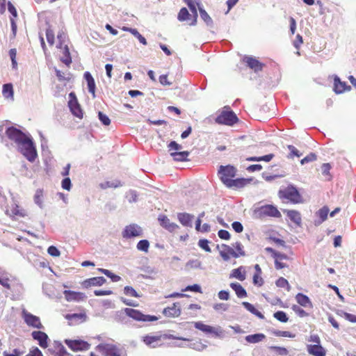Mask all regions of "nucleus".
Here are the masks:
<instances>
[{"instance_id": "nucleus-35", "label": "nucleus", "mask_w": 356, "mask_h": 356, "mask_svg": "<svg viewBox=\"0 0 356 356\" xmlns=\"http://www.w3.org/2000/svg\"><path fill=\"white\" fill-rule=\"evenodd\" d=\"M231 276L241 281H243L245 279L244 268L243 267H239L233 270Z\"/></svg>"}, {"instance_id": "nucleus-4", "label": "nucleus", "mask_w": 356, "mask_h": 356, "mask_svg": "<svg viewBox=\"0 0 356 356\" xmlns=\"http://www.w3.org/2000/svg\"><path fill=\"white\" fill-rule=\"evenodd\" d=\"M241 124V121L236 114L230 108L229 106H224V125L238 127Z\"/></svg>"}, {"instance_id": "nucleus-6", "label": "nucleus", "mask_w": 356, "mask_h": 356, "mask_svg": "<svg viewBox=\"0 0 356 356\" xmlns=\"http://www.w3.org/2000/svg\"><path fill=\"white\" fill-rule=\"evenodd\" d=\"M281 197L291 201L293 203L301 202V196L298 190L293 186H288L280 191Z\"/></svg>"}, {"instance_id": "nucleus-37", "label": "nucleus", "mask_w": 356, "mask_h": 356, "mask_svg": "<svg viewBox=\"0 0 356 356\" xmlns=\"http://www.w3.org/2000/svg\"><path fill=\"white\" fill-rule=\"evenodd\" d=\"M191 15L188 13V10L186 8H182L180 9L178 15L177 19L180 22H184L190 19Z\"/></svg>"}, {"instance_id": "nucleus-62", "label": "nucleus", "mask_w": 356, "mask_h": 356, "mask_svg": "<svg viewBox=\"0 0 356 356\" xmlns=\"http://www.w3.org/2000/svg\"><path fill=\"white\" fill-rule=\"evenodd\" d=\"M303 40L302 38L300 35L298 34L296 37V39L293 40V44L296 49H299L300 45L302 44Z\"/></svg>"}, {"instance_id": "nucleus-18", "label": "nucleus", "mask_w": 356, "mask_h": 356, "mask_svg": "<svg viewBox=\"0 0 356 356\" xmlns=\"http://www.w3.org/2000/svg\"><path fill=\"white\" fill-rule=\"evenodd\" d=\"M307 350L312 356H325L326 355V350L321 344H308Z\"/></svg>"}, {"instance_id": "nucleus-51", "label": "nucleus", "mask_w": 356, "mask_h": 356, "mask_svg": "<svg viewBox=\"0 0 356 356\" xmlns=\"http://www.w3.org/2000/svg\"><path fill=\"white\" fill-rule=\"evenodd\" d=\"M183 292L184 291H193L196 293H202V289L200 285L195 284L193 285H189L186 286L185 289L181 290Z\"/></svg>"}, {"instance_id": "nucleus-23", "label": "nucleus", "mask_w": 356, "mask_h": 356, "mask_svg": "<svg viewBox=\"0 0 356 356\" xmlns=\"http://www.w3.org/2000/svg\"><path fill=\"white\" fill-rule=\"evenodd\" d=\"M193 216L187 213H179L177 214V219L179 222L185 227H192V221Z\"/></svg>"}, {"instance_id": "nucleus-63", "label": "nucleus", "mask_w": 356, "mask_h": 356, "mask_svg": "<svg viewBox=\"0 0 356 356\" xmlns=\"http://www.w3.org/2000/svg\"><path fill=\"white\" fill-rule=\"evenodd\" d=\"M232 227L236 233H241L243 230V227L239 222H234L232 224Z\"/></svg>"}, {"instance_id": "nucleus-39", "label": "nucleus", "mask_w": 356, "mask_h": 356, "mask_svg": "<svg viewBox=\"0 0 356 356\" xmlns=\"http://www.w3.org/2000/svg\"><path fill=\"white\" fill-rule=\"evenodd\" d=\"M136 247L138 250L143 251L145 252H147L149 248V243L146 239L140 240L137 243Z\"/></svg>"}, {"instance_id": "nucleus-33", "label": "nucleus", "mask_w": 356, "mask_h": 356, "mask_svg": "<svg viewBox=\"0 0 356 356\" xmlns=\"http://www.w3.org/2000/svg\"><path fill=\"white\" fill-rule=\"evenodd\" d=\"M3 95L5 98H13V88L11 83H6L3 86Z\"/></svg>"}, {"instance_id": "nucleus-9", "label": "nucleus", "mask_w": 356, "mask_h": 356, "mask_svg": "<svg viewBox=\"0 0 356 356\" xmlns=\"http://www.w3.org/2000/svg\"><path fill=\"white\" fill-rule=\"evenodd\" d=\"M250 181V179L240 178L233 179L229 178H224V185L233 190L241 189L249 184Z\"/></svg>"}, {"instance_id": "nucleus-11", "label": "nucleus", "mask_w": 356, "mask_h": 356, "mask_svg": "<svg viewBox=\"0 0 356 356\" xmlns=\"http://www.w3.org/2000/svg\"><path fill=\"white\" fill-rule=\"evenodd\" d=\"M69 97L70 100L68 102V106L71 112L74 116L79 118V119H82L83 113L75 94L74 92H70Z\"/></svg>"}, {"instance_id": "nucleus-56", "label": "nucleus", "mask_w": 356, "mask_h": 356, "mask_svg": "<svg viewBox=\"0 0 356 356\" xmlns=\"http://www.w3.org/2000/svg\"><path fill=\"white\" fill-rule=\"evenodd\" d=\"M270 348L275 350L277 354L280 355H286L289 353L287 349L283 347L270 346Z\"/></svg>"}, {"instance_id": "nucleus-28", "label": "nucleus", "mask_w": 356, "mask_h": 356, "mask_svg": "<svg viewBox=\"0 0 356 356\" xmlns=\"http://www.w3.org/2000/svg\"><path fill=\"white\" fill-rule=\"evenodd\" d=\"M170 155L176 161H186L188 160L187 158L189 155V152L188 151L172 152Z\"/></svg>"}, {"instance_id": "nucleus-54", "label": "nucleus", "mask_w": 356, "mask_h": 356, "mask_svg": "<svg viewBox=\"0 0 356 356\" xmlns=\"http://www.w3.org/2000/svg\"><path fill=\"white\" fill-rule=\"evenodd\" d=\"M200 15L201 18L207 23L210 24L211 23L212 20L211 18L209 17L208 13L202 8H199Z\"/></svg>"}, {"instance_id": "nucleus-16", "label": "nucleus", "mask_w": 356, "mask_h": 356, "mask_svg": "<svg viewBox=\"0 0 356 356\" xmlns=\"http://www.w3.org/2000/svg\"><path fill=\"white\" fill-rule=\"evenodd\" d=\"M106 281L104 277H95L85 280L82 282L81 285L83 288L88 289L92 286H102Z\"/></svg>"}, {"instance_id": "nucleus-60", "label": "nucleus", "mask_w": 356, "mask_h": 356, "mask_svg": "<svg viewBox=\"0 0 356 356\" xmlns=\"http://www.w3.org/2000/svg\"><path fill=\"white\" fill-rule=\"evenodd\" d=\"M26 356H43V355L38 348L33 347Z\"/></svg>"}, {"instance_id": "nucleus-20", "label": "nucleus", "mask_w": 356, "mask_h": 356, "mask_svg": "<svg viewBox=\"0 0 356 356\" xmlns=\"http://www.w3.org/2000/svg\"><path fill=\"white\" fill-rule=\"evenodd\" d=\"M64 295L65 297V299L70 302V301H82L86 298V296L83 293L81 292H76L73 291H65Z\"/></svg>"}, {"instance_id": "nucleus-32", "label": "nucleus", "mask_w": 356, "mask_h": 356, "mask_svg": "<svg viewBox=\"0 0 356 356\" xmlns=\"http://www.w3.org/2000/svg\"><path fill=\"white\" fill-rule=\"evenodd\" d=\"M184 1L188 5V6L189 7L191 12L194 14V18L192 19L191 22L189 23V25H191V26L195 25L196 24L197 17V9H196L195 3L193 2V0H184Z\"/></svg>"}, {"instance_id": "nucleus-26", "label": "nucleus", "mask_w": 356, "mask_h": 356, "mask_svg": "<svg viewBox=\"0 0 356 356\" xmlns=\"http://www.w3.org/2000/svg\"><path fill=\"white\" fill-rule=\"evenodd\" d=\"M261 212L269 216L273 217H280V212L277 210L276 207L273 205H266L261 208Z\"/></svg>"}, {"instance_id": "nucleus-61", "label": "nucleus", "mask_w": 356, "mask_h": 356, "mask_svg": "<svg viewBox=\"0 0 356 356\" xmlns=\"http://www.w3.org/2000/svg\"><path fill=\"white\" fill-rule=\"evenodd\" d=\"M199 246L207 252H210L209 241L207 239H200L198 242Z\"/></svg>"}, {"instance_id": "nucleus-55", "label": "nucleus", "mask_w": 356, "mask_h": 356, "mask_svg": "<svg viewBox=\"0 0 356 356\" xmlns=\"http://www.w3.org/2000/svg\"><path fill=\"white\" fill-rule=\"evenodd\" d=\"M99 119L102 122V123L106 126H108L111 124V120L109 118L104 114L102 112L99 111L98 113Z\"/></svg>"}, {"instance_id": "nucleus-58", "label": "nucleus", "mask_w": 356, "mask_h": 356, "mask_svg": "<svg viewBox=\"0 0 356 356\" xmlns=\"http://www.w3.org/2000/svg\"><path fill=\"white\" fill-rule=\"evenodd\" d=\"M47 252L52 257H59L60 254V252L58 250V249L54 245H51L48 248Z\"/></svg>"}, {"instance_id": "nucleus-43", "label": "nucleus", "mask_w": 356, "mask_h": 356, "mask_svg": "<svg viewBox=\"0 0 356 356\" xmlns=\"http://www.w3.org/2000/svg\"><path fill=\"white\" fill-rule=\"evenodd\" d=\"M122 184L120 181H117L116 182H111V181H105L100 184V187L102 189H106L107 188H118L121 186Z\"/></svg>"}, {"instance_id": "nucleus-42", "label": "nucleus", "mask_w": 356, "mask_h": 356, "mask_svg": "<svg viewBox=\"0 0 356 356\" xmlns=\"http://www.w3.org/2000/svg\"><path fill=\"white\" fill-rule=\"evenodd\" d=\"M10 279L9 277L4 274H1L0 273V284L7 289H10Z\"/></svg>"}, {"instance_id": "nucleus-25", "label": "nucleus", "mask_w": 356, "mask_h": 356, "mask_svg": "<svg viewBox=\"0 0 356 356\" xmlns=\"http://www.w3.org/2000/svg\"><path fill=\"white\" fill-rule=\"evenodd\" d=\"M284 213H286L291 221L294 222L297 226H300L302 218L298 211L295 210H284Z\"/></svg>"}, {"instance_id": "nucleus-10", "label": "nucleus", "mask_w": 356, "mask_h": 356, "mask_svg": "<svg viewBox=\"0 0 356 356\" xmlns=\"http://www.w3.org/2000/svg\"><path fill=\"white\" fill-rule=\"evenodd\" d=\"M143 230L140 226L136 224H131L126 226L122 232L124 238H131L134 237L141 236Z\"/></svg>"}, {"instance_id": "nucleus-29", "label": "nucleus", "mask_w": 356, "mask_h": 356, "mask_svg": "<svg viewBox=\"0 0 356 356\" xmlns=\"http://www.w3.org/2000/svg\"><path fill=\"white\" fill-rule=\"evenodd\" d=\"M53 356H66L67 352L64 346L59 343L55 342L54 350L52 351Z\"/></svg>"}, {"instance_id": "nucleus-44", "label": "nucleus", "mask_w": 356, "mask_h": 356, "mask_svg": "<svg viewBox=\"0 0 356 356\" xmlns=\"http://www.w3.org/2000/svg\"><path fill=\"white\" fill-rule=\"evenodd\" d=\"M9 56L12 62V67L13 69H17V63L16 60L17 50L16 49H11L9 51Z\"/></svg>"}, {"instance_id": "nucleus-46", "label": "nucleus", "mask_w": 356, "mask_h": 356, "mask_svg": "<svg viewBox=\"0 0 356 356\" xmlns=\"http://www.w3.org/2000/svg\"><path fill=\"white\" fill-rule=\"evenodd\" d=\"M276 285L278 287H282V288L286 287L288 291H289L291 290V286H290L288 281L284 277H280L276 281Z\"/></svg>"}, {"instance_id": "nucleus-30", "label": "nucleus", "mask_w": 356, "mask_h": 356, "mask_svg": "<svg viewBox=\"0 0 356 356\" xmlns=\"http://www.w3.org/2000/svg\"><path fill=\"white\" fill-rule=\"evenodd\" d=\"M230 286L238 298H245L247 296L245 290L239 283H232Z\"/></svg>"}, {"instance_id": "nucleus-50", "label": "nucleus", "mask_w": 356, "mask_h": 356, "mask_svg": "<svg viewBox=\"0 0 356 356\" xmlns=\"http://www.w3.org/2000/svg\"><path fill=\"white\" fill-rule=\"evenodd\" d=\"M330 165L329 163H323L321 166L322 174L325 177L327 180H330Z\"/></svg>"}, {"instance_id": "nucleus-12", "label": "nucleus", "mask_w": 356, "mask_h": 356, "mask_svg": "<svg viewBox=\"0 0 356 356\" xmlns=\"http://www.w3.org/2000/svg\"><path fill=\"white\" fill-rule=\"evenodd\" d=\"M181 307L180 302H174L172 305L165 307L163 309L162 314L166 318H177L181 314Z\"/></svg>"}, {"instance_id": "nucleus-52", "label": "nucleus", "mask_w": 356, "mask_h": 356, "mask_svg": "<svg viewBox=\"0 0 356 356\" xmlns=\"http://www.w3.org/2000/svg\"><path fill=\"white\" fill-rule=\"evenodd\" d=\"M168 148L171 153L172 152H179L181 149V146L175 141H171L168 144Z\"/></svg>"}, {"instance_id": "nucleus-24", "label": "nucleus", "mask_w": 356, "mask_h": 356, "mask_svg": "<svg viewBox=\"0 0 356 356\" xmlns=\"http://www.w3.org/2000/svg\"><path fill=\"white\" fill-rule=\"evenodd\" d=\"M84 78L87 82L89 92L91 93L92 95V97L95 98V97L96 86H95V80H94L92 76L91 75V74L89 72H86L84 73Z\"/></svg>"}, {"instance_id": "nucleus-59", "label": "nucleus", "mask_w": 356, "mask_h": 356, "mask_svg": "<svg viewBox=\"0 0 356 356\" xmlns=\"http://www.w3.org/2000/svg\"><path fill=\"white\" fill-rule=\"evenodd\" d=\"M46 37L47 42L50 45H53L54 43V33L52 30L47 29L46 31Z\"/></svg>"}, {"instance_id": "nucleus-7", "label": "nucleus", "mask_w": 356, "mask_h": 356, "mask_svg": "<svg viewBox=\"0 0 356 356\" xmlns=\"http://www.w3.org/2000/svg\"><path fill=\"white\" fill-rule=\"evenodd\" d=\"M244 254L243 245L240 243H236L234 248L224 245V260H227L232 257L237 258Z\"/></svg>"}, {"instance_id": "nucleus-64", "label": "nucleus", "mask_w": 356, "mask_h": 356, "mask_svg": "<svg viewBox=\"0 0 356 356\" xmlns=\"http://www.w3.org/2000/svg\"><path fill=\"white\" fill-rule=\"evenodd\" d=\"M23 353L20 352L18 349L13 350L12 353H9L8 351H3V356H21Z\"/></svg>"}, {"instance_id": "nucleus-48", "label": "nucleus", "mask_w": 356, "mask_h": 356, "mask_svg": "<svg viewBox=\"0 0 356 356\" xmlns=\"http://www.w3.org/2000/svg\"><path fill=\"white\" fill-rule=\"evenodd\" d=\"M124 292L127 296H129L131 297L138 298L140 296L136 292V291L132 287L129 286H127L124 289Z\"/></svg>"}, {"instance_id": "nucleus-38", "label": "nucleus", "mask_w": 356, "mask_h": 356, "mask_svg": "<svg viewBox=\"0 0 356 356\" xmlns=\"http://www.w3.org/2000/svg\"><path fill=\"white\" fill-rule=\"evenodd\" d=\"M56 75L59 81H70L71 79L70 73H65L59 70H56Z\"/></svg>"}, {"instance_id": "nucleus-19", "label": "nucleus", "mask_w": 356, "mask_h": 356, "mask_svg": "<svg viewBox=\"0 0 356 356\" xmlns=\"http://www.w3.org/2000/svg\"><path fill=\"white\" fill-rule=\"evenodd\" d=\"M141 340L147 346L154 348L161 341V335L147 334Z\"/></svg>"}, {"instance_id": "nucleus-31", "label": "nucleus", "mask_w": 356, "mask_h": 356, "mask_svg": "<svg viewBox=\"0 0 356 356\" xmlns=\"http://www.w3.org/2000/svg\"><path fill=\"white\" fill-rule=\"evenodd\" d=\"M265 337L266 336L264 334L259 333L246 336L245 340L248 343H256L261 341L263 339H265Z\"/></svg>"}, {"instance_id": "nucleus-8", "label": "nucleus", "mask_w": 356, "mask_h": 356, "mask_svg": "<svg viewBox=\"0 0 356 356\" xmlns=\"http://www.w3.org/2000/svg\"><path fill=\"white\" fill-rule=\"evenodd\" d=\"M194 327L196 329L203 332L206 334L213 337H218L220 336V334H221V330H220V327H216L210 326L209 325H206V324L203 323L201 321L195 322L194 323Z\"/></svg>"}, {"instance_id": "nucleus-40", "label": "nucleus", "mask_w": 356, "mask_h": 356, "mask_svg": "<svg viewBox=\"0 0 356 356\" xmlns=\"http://www.w3.org/2000/svg\"><path fill=\"white\" fill-rule=\"evenodd\" d=\"M236 170L232 165L224 166V178L225 177H234L236 175Z\"/></svg>"}, {"instance_id": "nucleus-2", "label": "nucleus", "mask_w": 356, "mask_h": 356, "mask_svg": "<svg viewBox=\"0 0 356 356\" xmlns=\"http://www.w3.org/2000/svg\"><path fill=\"white\" fill-rule=\"evenodd\" d=\"M122 312L126 316L138 322L149 323L159 319L156 316L145 314L141 311L133 308L126 307Z\"/></svg>"}, {"instance_id": "nucleus-14", "label": "nucleus", "mask_w": 356, "mask_h": 356, "mask_svg": "<svg viewBox=\"0 0 356 356\" xmlns=\"http://www.w3.org/2000/svg\"><path fill=\"white\" fill-rule=\"evenodd\" d=\"M243 61L247 65L254 70L255 72L261 71L264 67V64L259 62L255 57L253 56H245Z\"/></svg>"}, {"instance_id": "nucleus-17", "label": "nucleus", "mask_w": 356, "mask_h": 356, "mask_svg": "<svg viewBox=\"0 0 356 356\" xmlns=\"http://www.w3.org/2000/svg\"><path fill=\"white\" fill-rule=\"evenodd\" d=\"M32 337L38 341L39 345L42 348H46L48 346V336L47 334L41 331H33L31 334Z\"/></svg>"}, {"instance_id": "nucleus-34", "label": "nucleus", "mask_w": 356, "mask_h": 356, "mask_svg": "<svg viewBox=\"0 0 356 356\" xmlns=\"http://www.w3.org/2000/svg\"><path fill=\"white\" fill-rule=\"evenodd\" d=\"M242 305L245 307V308L248 310L250 312H251L252 314H254L255 316H257V317H259V318L261 319H264V316L260 312H259L257 309H256L254 308V307L248 302H243L242 303Z\"/></svg>"}, {"instance_id": "nucleus-15", "label": "nucleus", "mask_w": 356, "mask_h": 356, "mask_svg": "<svg viewBox=\"0 0 356 356\" xmlns=\"http://www.w3.org/2000/svg\"><path fill=\"white\" fill-rule=\"evenodd\" d=\"M159 221L163 228L170 232H175L179 228V226L176 223L170 222V219L165 215L160 216L159 217Z\"/></svg>"}, {"instance_id": "nucleus-3", "label": "nucleus", "mask_w": 356, "mask_h": 356, "mask_svg": "<svg viewBox=\"0 0 356 356\" xmlns=\"http://www.w3.org/2000/svg\"><path fill=\"white\" fill-rule=\"evenodd\" d=\"M96 349L104 356H127V351L115 344L100 343L97 346Z\"/></svg>"}, {"instance_id": "nucleus-36", "label": "nucleus", "mask_w": 356, "mask_h": 356, "mask_svg": "<svg viewBox=\"0 0 356 356\" xmlns=\"http://www.w3.org/2000/svg\"><path fill=\"white\" fill-rule=\"evenodd\" d=\"M98 271L104 273L105 275L111 278L113 282H117L121 280V277L117 275L113 274L112 272L107 269L98 268Z\"/></svg>"}, {"instance_id": "nucleus-22", "label": "nucleus", "mask_w": 356, "mask_h": 356, "mask_svg": "<svg viewBox=\"0 0 356 356\" xmlns=\"http://www.w3.org/2000/svg\"><path fill=\"white\" fill-rule=\"evenodd\" d=\"M334 92L337 94L342 93L346 90H350V86H348L346 82L341 81L338 76H335L334 79Z\"/></svg>"}, {"instance_id": "nucleus-41", "label": "nucleus", "mask_w": 356, "mask_h": 356, "mask_svg": "<svg viewBox=\"0 0 356 356\" xmlns=\"http://www.w3.org/2000/svg\"><path fill=\"white\" fill-rule=\"evenodd\" d=\"M64 57L61 58L63 63L69 66L72 63V58L70 56V53L67 46H65L63 51Z\"/></svg>"}, {"instance_id": "nucleus-57", "label": "nucleus", "mask_w": 356, "mask_h": 356, "mask_svg": "<svg viewBox=\"0 0 356 356\" xmlns=\"http://www.w3.org/2000/svg\"><path fill=\"white\" fill-rule=\"evenodd\" d=\"M316 160V155L314 153H311L300 161V163L304 165L309 162H312Z\"/></svg>"}, {"instance_id": "nucleus-5", "label": "nucleus", "mask_w": 356, "mask_h": 356, "mask_svg": "<svg viewBox=\"0 0 356 356\" xmlns=\"http://www.w3.org/2000/svg\"><path fill=\"white\" fill-rule=\"evenodd\" d=\"M64 342L74 352L86 351L90 348V344L82 339H65Z\"/></svg>"}, {"instance_id": "nucleus-1", "label": "nucleus", "mask_w": 356, "mask_h": 356, "mask_svg": "<svg viewBox=\"0 0 356 356\" xmlns=\"http://www.w3.org/2000/svg\"><path fill=\"white\" fill-rule=\"evenodd\" d=\"M6 135L17 147L19 152L30 162H33L37 156V151L32 139L15 127H10L6 130Z\"/></svg>"}, {"instance_id": "nucleus-45", "label": "nucleus", "mask_w": 356, "mask_h": 356, "mask_svg": "<svg viewBox=\"0 0 356 356\" xmlns=\"http://www.w3.org/2000/svg\"><path fill=\"white\" fill-rule=\"evenodd\" d=\"M273 316L277 320L282 323H286L289 320L286 313L282 311H278L274 313Z\"/></svg>"}, {"instance_id": "nucleus-53", "label": "nucleus", "mask_w": 356, "mask_h": 356, "mask_svg": "<svg viewBox=\"0 0 356 356\" xmlns=\"http://www.w3.org/2000/svg\"><path fill=\"white\" fill-rule=\"evenodd\" d=\"M292 309L296 314H297L300 317H305L308 316V314L302 308H300L298 305H293Z\"/></svg>"}, {"instance_id": "nucleus-47", "label": "nucleus", "mask_w": 356, "mask_h": 356, "mask_svg": "<svg viewBox=\"0 0 356 356\" xmlns=\"http://www.w3.org/2000/svg\"><path fill=\"white\" fill-rule=\"evenodd\" d=\"M42 198H43V191L41 189H38L36 191L35 194L34 195V201L35 204L42 207Z\"/></svg>"}, {"instance_id": "nucleus-49", "label": "nucleus", "mask_w": 356, "mask_h": 356, "mask_svg": "<svg viewBox=\"0 0 356 356\" xmlns=\"http://www.w3.org/2000/svg\"><path fill=\"white\" fill-rule=\"evenodd\" d=\"M65 318L72 321L74 319L84 320L86 318V314H68L65 315Z\"/></svg>"}, {"instance_id": "nucleus-13", "label": "nucleus", "mask_w": 356, "mask_h": 356, "mask_svg": "<svg viewBox=\"0 0 356 356\" xmlns=\"http://www.w3.org/2000/svg\"><path fill=\"white\" fill-rule=\"evenodd\" d=\"M22 316L26 323L31 327L40 329L42 325L40 322V318L27 312L26 311L22 312Z\"/></svg>"}, {"instance_id": "nucleus-21", "label": "nucleus", "mask_w": 356, "mask_h": 356, "mask_svg": "<svg viewBox=\"0 0 356 356\" xmlns=\"http://www.w3.org/2000/svg\"><path fill=\"white\" fill-rule=\"evenodd\" d=\"M329 211H330L329 208L327 206H325V207H322L321 209H320L316 213V216L318 217V218L314 220V225L316 226H318L323 222H324L327 219V215L329 213Z\"/></svg>"}, {"instance_id": "nucleus-27", "label": "nucleus", "mask_w": 356, "mask_h": 356, "mask_svg": "<svg viewBox=\"0 0 356 356\" xmlns=\"http://www.w3.org/2000/svg\"><path fill=\"white\" fill-rule=\"evenodd\" d=\"M296 300L299 305L305 308L312 307V303L309 297L306 295L299 293L296 296Z\"/></svg>"}]
</instances>
